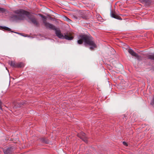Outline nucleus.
<instances>
[{
  "instance_id": "1",
  "label": "nucleus",
  "mask_w": 154,
  "mask_h": 154,
  "mask_svg": "<svg viewBox=\"0 0 154 154\" xmlns=\"http://www.w3.org/2000/svg\"><path fill=\"white\" fill-rule=\"evenodd\" d=\"M7 12L10 15V20L13 22H17L19 20H23L25 17L24 15H26L28 18L26 20L28 23H33L37 26H38L39 23L35 16L23 9L15 10L13 13L8 11H7Z\"/></svg>"
},
{
  "instance_id": "2",
  "label": "nucleus",
  "mask_w": 154,
  "mask_h": 154,
  "mask_svg": "<svg viewBox=\"0 0 154 154\" xmlns=\"http://www.w3.org/2000/svg\"><path fill=\"white\" fill-rule=\"evenodd\" d=\"M38 15L43 19V23L47 28H49L51 30L55 31V33L56 35L59 38L61 39H65L68 40H71L73 38V37L71 35L69 36L68 33H64L63 35L61 32L60 30L57 29L55 26L53 24L49 23L46 22L47 17L41 14H39Z\"/></svg>"
},
{
  "instance_id": "3",
  "label": "nucleus",
  "mask_w": 154,
  "mask_h": 154,
  "mask_svg": "<svg viewBox=\"0 0 154 154\" xmlns=\"http://www.w3.org/2000/svg\"><path fill=\"white\" fill-rule=\"evenodd\" d=\"M79 39L77 41L78 44L82 45L84 42V45L86 47H89V49L93 51L97 47V45L94 41L92 37L87 35H80L78 36Z\"/></svg>"
},
{
  "instance_id": "4",
  "label": "nucleus",
  "mask_w": 154,
  "mask_h": 154,
  "mask_svg": "<svg viewBox=\"0 0 154 154\" xmlns=\"http://www.w3.org/2000/svg\"><path fill=\"white\" fill-rule=\"evenodd\" d=\"M73 17L75 20H80L81 18L85 20L88 18L87 14L85 12L79 13L77 15H73Z\"/></svg>"
},
{
  "instance_id": "5",
  "label": "nucleus",
  "mask_w": 154,
  "mask_h": 154,
  "mask_svg": "<svg viewBox=\"0 0 154 154\" xmlns=\"http://www.w3.org/2000/svg\"><path fill=\"white\" fill-rule=\"evenodd\" d=\"M78 136L79 138L85 142L86 143L88 142L87 137L84 133L82 132H81L78 135Z\"/></svg>"
},
{
  "instance_id": "6",
  "label": "nucleus",
  "mask_w": 154,
  "mask_h": 154,
  "mask_svg": "<svg viewBox=\"0 0 154 154\" xmlns=\"http://www.w3.org/2000/svg\"><path fill=\"white\" fill-rule=\"evenodd\" d=\"M14 151V148L13 147H10L5 150H4V152L5 154H12Z\"/></svg>"
},
{
  "instance_id": "7",
  "label": "nucleus",
  "mask_w": 154,
  "mask_h": 154,
  "mask_svg": "<svg viewBox=\"0 0 154 154\" xmlns=\"http://www.w3.org/2000/svg\"><path fill=\"white\" fill-rule=\"evenodd\" d=\"M128 52L132 56L136 58H138L139 57L138 54L135 52L132 49L130 48L128 50Z\"/></svg>"
},
{
  "instance_id": "8",
  "label": "nucleus",
  "mask_w": 154,
  "mask_h": 154,
  "mask_svg": "<svg viewBox=\"0 0 154 154\" xmlns=\"http://www.w3.org/2000/svg\"><path fill=\"white\" fill-rule=\"evenodd\" d=\"M110 14L111 17L112 18L120 20H122V19L120 17L114 14L111 10H110Z\"/></svg>"
},
{
  "instance_id": "9",
  "label": "nucleus",
  "mask_w": 154,
  "mask_h": 154,
  "mask_svg": "<svg viewBox=\"0 0 154 154\" xmlns=\"http://www.w3.org/2000/svg\"><path fill=\"white\" fill-rule=\"evenodd\" d=\"M0 29H4L5 30L8 31L10 32H14L15 33H17V32H14L11 30V29L10 28L6 26H0Z\"/></svg>"
},
{
  "instance_id": "10",
  "label": "nucleus",
  "mask_w": 154,
  "mask_h": 154,
  "mask_svg": "<svg viewBox=\"0 0 154 154\" xmlns=\"http://www.w3.org/2000/svg\"><path fill=\"white\" fill-rule=\"evenodd\" d=\"M40 141L42 143L46 144L49 143V140L46 137H42L40 138Z\"/></svg>"
},
{
  "instance_id": "11",
  "label": "nucleus",
  "mask_w": 154,
  "mask_h": 154,
  "mask_svg": "<svg viewBox=\"0 0 154 154\" xmlns=\"http://www.w3.org/2000/svg\"><path fill=\"white\" fill-rule=\"evenodd\" d=\"M24 66V64L22 62L16 63V68H21Z\"/></svg>"
},
{
  "instance_id": "12",
  "label": "nucleus",
  "mask_w": 154,
  "mask_h": 154,
  "mask_svg": "<svg viewBox=\"0 0 154 154\" xmlns=\"http://www.w3.org/2000/svg\"><path fill=\"white\" fill-rule=\"evenodd\" d=\"M8 63L9 65H10L11 66H12L13 67L16 68V63H15L12 60H9L8 61Z\"/></svg>"
},
{
  "instance_id": "13",
  "label": "nucleus",
  "mask_w": 154,
  "mask_h": 154,
  "mask_svg": "<svg viewBox=\"0 0 154 154\" xmlns=\"http://www.w3.org/2000/svg\"><path fill=\"white\" fill-rule=\"evenodd\" d=\"M24 103L20 102V103H17L15 104V107L16 108H19L21 107L22 105L24 104Z\"/></svg>"
},
{
  "instance_id": "14",
  "label": "nucleus",
  "mask_w": 154,
  "mask_h": 154,
  "mask_svg": "<svg viewBox=\"0 0 154 154\" xmlns=\"http://www.w3.org/2000/svg\"><path fill=\"white\" fill-rule=\"evenodd\" d=\"M148 58L152 60H154V54L149 55L148 56Z\"/></svg>"
},
{
  "instance_id": "15",
  "label": "nucleus",
  "mask_w": 154,
  "mask_h": 154,
  "mask_svg": "<svg viewBox=\"0 0 154 154\" xmlns=\"http://www.w3.org/2000/svg\"><path fill=\"white\" fill-rule=\"evenodd\" d=\"M5 11V9L0 7V13H4Z\"/></svg>"
},
{
  "instance_id": "16",
  "label": "nucleus",
  "mask_w": 154,
  "mask_h": 154,
  "mask_svg": "<svg viewBox=\"0 0 154 154\" xmlns=\"http://www.w3.org/2000/svg\"><path fill=\"white\" fill-rule=\"evenodd\" d=\"M150 103L152 106L154 107V96L152 97Z\"/></svg>"
},
{
  "instance_id": "17",
  "label": "nucleus",
  "mask_w": 154,
  "mask_h": 154,
  "mask_svg": "<svg viewBox=\"0 0 154 154\" xmlns=\"http://www.w3.org/2000/svg\"><path fill=\"white\" fill-rule=\"evenodd\" d=\"M65 19L67 21L69 22L70 21H71L68 18L66 17H65Z\"/></svg>"
},
{
  "instance_id": "18",
  "label": "nucleus",
  "mask_w": 154,
  "mask_h": 154,
  "mask_svg": "<svg viewBox=\"0 0 154 154\" xmlns=\"http://www.w3.org/2000/svg\"><path fill=\"white\" fill-rule=\"evenodd\" d=\"M123 144L125 146H128V145L127 143L125 141H123Z\"/></svg>"
},
{
  "instance_id": "19",
  "label": "nucleus",
  "mask_w": 154,
  "mask_h": 154,
  "mask_svg": "<svg viewBox=\"0 0 154 154\" xmlns=\"http://www.w3.org/2000/svg\"><path fill=\"white\" fill-rule=\"evenodd\" d=\"M17 34H19V35H20L22 36H23L24 37H26V35H23V34L21 33H19V32H17Z\"/></svg>"
},
{
  "instance_id": "20",
  "label": "nucleus",
  "mask_w": 154,
  "mask_h": 154,
  "mask_svg": "<svg viewBox=\"0 0 154 154\" xmlns=\"http://www.w3.org/2000/svg\"><path fill=\"white\" fill-rule=\"evenodd\" d=\"M49 19L51 20L54 21V19H56L55 18H53L52 17H49Z\"/></svg>"
},
{
  "instance_id": "21",
  "label": "nucleus",
  "mask_w": 154,
  "mask_h": 154,
  "mask_svg": "<svg viewBox=\"0 0 154 154\" xmlns=\"http://www.w3.org/2000/svg\"><path fill=\"white\" fill-rule=\"evenodd\" d=\"M99 16L100 17H100V15H99Z\"/></svg>"
}]
</instances>
